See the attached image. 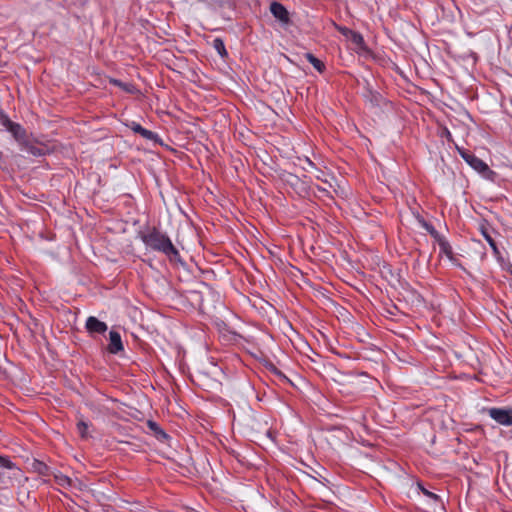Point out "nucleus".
Masks as SVG:
<instances>
[{
  "mask_svg": "<svg viewBox=\"0 0 512 512\" xmlns=\"http://www.w3.org/2000/svg\"><path fill=\"white\" fill-rule=\"evenodd\" d=\"M270 12L281 23H284V24H288L289 23V21H290V19H289V12L285 8V6L282 5L281 3L277 2V1H273L270 4Z\"/></svg>",
  "mask_w": 512,
  "mask_h": 512,
  "instance_id": "0eeeda50",
  "label": "nucleus"
},
{
  "mask_svg": "<svg viewBox=\"0 0 512 512\" xmlns=\"http://www.w3.org/2000/svg\"><path fill=\"white\" fill-rule=\"evenodd\" d=\"M339 30L354 45L356 53L361 54L369 51L361 33L347 27H342Z\"/></svg>",
  "mask_w": 512,
  "mask_h": 512,
  "instance_id": "7ed1b4c3",
  "label": "nucleus"
},
{
  "mask_svg": "<svg viewBox=\"0 0 512 512\" xmlns=\"http://www.w3.org/2000/svg\"><path fill=\"white\" fill-rule=\"evenodd\" d=\"M123 349L124 347L120 334L115 330H111L109 332V344L107 346L108 352L111 354H118L123 351Z\"/></svg>",
  "mask_w": 512,
  "mask_h": 512,
  "instance_id": "6e6552de",
  "label": "nucleus"
},
{
  "mask_svg": "<svg viewBox=\"0 0 512 512\" xmlns=\"http://www.w3.org/2000/svg\"><path fill=\"white\" fill-rule=\"evenodd\" d=\"M305 58L318 72L323 73L325 71V64L312 53H306Z\"/></svg>",
  "mask_w": 512,
  "mask_h": 512,
  "instance_id": "f8f14e48",
  "label": "nucleus"
},
{
  "mask_svg": "<svg viewBox=\"0 0 512 512\" xmlns=\"http://www.w3.org/2000/svg\"><path fill=\"white\" fill-rule=\"evenodd\" d=\"M147 426L159 441L164 442L170 438L169 435L155 421L148 420Z\"/></svg>",
  "mask_w": 512,
  "mask_h": 512,
  "instance_id": "1a4fd4ad",
  "label": "nucleus"
},
{
  "mask_svg": "<svg viewBox=\"0 0 512 512\" xmlns=\"http://www.w3.org/2000/svg\"><path fill=\"white\" fill-rule=\"evenodd\" d=\"M85 327L90 334H104L108 330L107 324L94 316L87 318Z\"/></svg>",
  "mask_w": 512,
  "mask_h": 512,
  "instance_id": "423d86ee",
  "label": "nucleus"
},
{
  "mask_svg": "<svg viewBox=\"0 0 512 512\" xmlns=\"http://www.w3.org/2000/svg\"><path fill=\"white\" fill-rule=\"evenodd\" d=\"M417 220H418V223H419V224H420V225H421V226H422V227H423V228H424V229H425V230H426L430 235H431V234H434V233H435V231H437V230L435 229V227H434L431 223L427 222L423 217L418 216V217H417Z\"/></svg>",
  "mask_w": 512,
  "mask_h": 512,
  "instance_id": "aec40b11",
  "label": "nucleus"
},
{
  "mask_svg": "<svg viewBox=\"0 0 512 512\" xmlns=\"http://www.w3.org/2000/svg\"><path fill=\"white\" fill-rule=\"evenodd\" d=\"M20 146L23 150L33 156H43L45 154L42 148L30 144L28 138L26 139L25 143H22Z\"/></svg>",
  "mask_w": 512,
  "mask_h": 512,
  "instance_id": "ddd939ff",
  "label": "nucleus"
},
{
  "mask_svg": "<svg viewBox=\"0 0 512 512\" xmlns=\"http://www.w3.org/2000/svg\"><path fill=\"white\" fill-rule=\"evenodd\" d=\"M121 89L126 91V92H128V93H130V94H134V93H136L138 91L134 84H132V83H125V82L123 83Z\"/></svg>",
  "mask_w": 512,
  "mask_h": 512,
  "instance_id": "4be33fe9",
  "label": "nucleus"
},
{
  "mask_svg": "<svg viewBox=\"0 0 512 512\" xmlns=\"http://www.w3.org/2000/svg\"><path fill=\"white\" fill-rule=\"evenodd\" d=\"M35 470L42 476H48L50 472V467L46 465L44 462L36 461L34 463Z\"/></svg>",
  "mask_w": 512,
  "mask_h": 512,
  "instance_id": "6ab92c4d",
  "label": "nucleus"
},
{
  "mask_svg": "<svg viewBox=\"0 0 512 512\" xmlns=\"http://www.w3.org/2000/svg\"><path fill=\"white\" fill-rule=\"evenodd\" d=\"M111 83L113 85L118 86L119 88H121L124 82H122L121 80H118V79H112Z\"/></svg>",
  "mask_w": 512,
  "mask_h": 512,
  "instance_id": "c85d7f7f",
  "label": "nucleus"
},
{
  "mask_svg": "<svg viewBox=\"0 0 512 512\" xmlns=\"http://www.w3.org/2000/svg\"><path fill=\"white\" fill-rule=\"evenodd\" d=\"M440 136H441L442 138H446V139H447V141H449V142H452V141H453V138H452L451 132H450V131H449V129H448V128H446V127H444V128L442 129Z\"/></svg>",
  "mask_w": 512,
  "mask_h": 512,
  "instance_id": "393cba45",
  "label": "nucleus"
},
{
  "mask_svg": "<svg viewBox=\"0 0 512 512\" xmlns=\"http://www.w3.org/2000/svg\"><path fill=\"white\" fill-rule=\"evenodd\" d=\"M432 238L435 239V241L440 245L441 241L447 240L444 236H442L438 231H435L434 234L430 235Z\"/></svg>",
  "mask_w": 512,
  "mask_h": 512,
  "instance_id": "bb28decb",
  "label": "nucleus"
},
{
  "mask_svg": "<svg viewBox=\"0 0 512 512\" xmlns=\"http://www.w3.org/2000/svg\"><path fill=\"white\" fill-rule=\"evenodd\" d=\"M321 174H323V171H320V174L316 175V178L319 179V180H322Z\"/></svg>",
  "mask_w": 512,
  "mask_h": 512,
  "instance_id": "7c9ffc66",
  "label": "nucleus"
},
{
  "mask_svg": "<svg viewBox=\"0 0 512 512\" xmlns=\"http://www.w3.org/2000/svg\"><path fill=\"white\" fill-rule=\"evenodd\" d=\"M5 128L12 134L13 138L19 143V145L25 143L28 138L25 128L19 123L11 120Z\"/></svg>",
  "mask_w": 512,
  "mask_h": 512,
  "instance_id": "39448f33",
  "label": "nucleus"
},
{
  "mask_svg": "<svg viewBox=\"0 0 512 512\" xmlns=\"http://www.w3.org/2000/svg\"><path fill=\"white\" fill-rule=\"evenodd\" d=\"M307 163H308V165H309L311 168H315V169H316V167H315L314 163H313L312 161H310L309 159L307 160Z\"/></svg>",
  "mask_w": 512,
  "mask_h": 512,
  "instance_id": "c756f323",
  "label": "nucleus"
},
{
  "mask_svg": "<svg viewBox=\"0 0 512 512\" xmlns=\"http://www.w3.org/2000/svg\"><path fill=\"white\" fill-rule=\"evenodd\" d=\"M419 488L420 490L422 491L423 495L427 498V500L429 501V503L433 506H440V507H443V502L440 498V496H438L436 493L434 492H431L427 489H425L422 485L419 484Z\"/></svg>",
  "mask_w": 512,
  "mask_h": 512,
  "instance_id": "9b49d317",
  "label": "nucleus"
},
{
  "mask_svg": "<svg viewBox=\"0 0 512 512\" xmlns=\"http://www.w3.org/2000/svg\"><path fill=\"white\" fill-rule=\"evenodd\" d=\"M212 46L222 58L228 56L224 42L221 38H215L212 42Z\"/></svg>",
  "mask_w": 512,
  "mask_h": 512,
  "instance_id": "2eb2a0df",
  "label": "nucleus"
},
{
  "mask_svg": "<svg viewBox=\"0 0 512 512\" xmlns=\"http://www.w3.org/2000/svg\"><path fill=\"white\" fill-rule=\"evenodd\" d=\"M139 135H141L143 138L147 139V140H150L156 144H161L162 143V140L161 138L159 137V135L153 131H150L144 127H142L138 133Z\"/></svg>",
  "mask_w": 512,
  "mask_h": 512,
  "instance_id": "4468645a",
  "label": "nucleus"
},
{
  "mask_svg": "<svg viewBox=\"0 0 512 512\" xmlns=\"http://www.w3.org/2000/svg\"><path fill=\"white\" fill-rule=\"evenodd\" d=\"M139 238L146 247L164 254L171 262L181 261V255L169 236L157 227H149L146 231L139 232Z\"/></svg>",
  "mask_w": 512,
  "mask_h": 512,
  "instance_id": "f257e3e1",
  "label": "nucleus"
},
{
  "mask_svg": "<svg viewBox=\"0 0 512 512\" xmlns=\"http://www.w3.org/2000/svg\"><path fill=\"white\" fill-rule=\"evenodd\" d=\"M439 247H440L441 253L445 254L449 260H451V261L455 260L452 246L450 245V243L447 240L441 241Z\"/></svg>",
  "mask_w": 512,
  "mask_h": 512,
  "instance_id": "dca6fc26",
  "label": "nucleus"
},
{
  "mask_svg": "<svg viewBox=\"0 0 512 512\" xmlns=\"http://www.w3.org/2000/svg\"><path fill=\"white\" fill-rule=\"evenodd\" d=\"M488 415L496 421L498 424L503 426L512 425V408H489L487 410Z\"/></svg>",
  "mask_w": 512,
  "mask_h": 512,
  "instance_id": "20e7f679",
  "label": "nucleus"
},
{
  "mask_svg": "<svg viewBox=\"0 0 512 512\" xmlns=\"http://www.w3.org/2000/svg\"><path fill=\"white\" fill-rule=\"evenodd\" d=\"M366 97L375 106H380L381 102L383 100V98H382L380 93L375 92V91H373L371 89H368V95Z\"/></svg>",
  "mask_w": 512,
  "mask_h": 512,
  "instance_id": "a211bd4d",
  "label": "nucleus"
},
{
  "mask_svg": "<svg viewBox=\"0 0 512 512\" xmlns=\"http://www.w3.org/2000/svg\"><path fill=\"white\" fill-rule=\"evenodd\" d=\"M321 174H323V171H320V174L316 175V178L319 179V180H322Z\"/></svg>",
  "mask_w": 512,
  "mask_h": 512,
  "instance_id": "2f4dec72",
  "label": "nucleus"
},
{
  "mask_svg": "<svg viewBox=\"0 0 512 512\" xmlns=\"http://www.w3.org/2000/svg\"><path fill=\"white\" fill-rule=\"evenodd\" d=\"M0 468L13 469L15 464L8 457L0 456Z\"/></svg>",
  "mask_w": 512,
  "mask_h": 512,
  "instance_id": "412c9836",
  "label": "nucleus"
},
{
  "mask_svg": "<svg viewBox=\"0 0 512 512\" xmlns=\"http://www.w3.org/2000/svg\"><path fill=\"white\" fill-rule=\"evenodd\" d=\"M56 479H57V482H58L59 485L64 486V485H70L71 484V479L68 476H66V475H61L59 477H56Z\"/></svg>",
  "mask_w": 512,
  "mask_h": 512,
  "instance_id": "b1692460",
  "label": "nucleus"
},
{
  "mask_svg": "<svg viewBox=\"0 0 512 512\" xmlns=\"http://www.w3.org/2000/svg\"><path fill=\"white\" fill-rule=\"evenodd\" d=\"M273 372L275 375H277L280 379L288 380L287 377L276 367H273Z\"/></svg>",
  "mask_w": 512,
  "mask_h": 512,
  "instance_id": "cd10ccee",
  "label": "nucleus"
},
{
  "mask_svg": "<svg viewBox=\"0 0 512 512\" xmlns=\"http://www.w3.org/2000/svg\"><path fill=\"white\" fill-rule=\"evenodd\" d=\"M10 121L11 119L8 117V115L2 109H0V125L6 127Z\"/></svg>",
  "mask_w": 512,
  "mask_h": 512,
  "instance_id": "5701e85b",
  "label": "nucleus"
},
{
  "mask_svg": "<svg viewBox=\"0 0 512 512\" xmlns=\"http://www.w3.org/2000/svg\"><path fill=\"white\" fill-rule=\"evenodd\" d=\"M2 158H3V154H2V152L0 151V161L2 160Z\"/></svg>",
  "mask_w": 512,
  "mask_h": 512,
  "instance_id": "473e14b6",
  "label": "nucleus"
},
{
  "mask_svg": "<svg viewBox=\"0 0 512 512\" xmlns=\"http://www.w3.org/2000/svg\"><path fill=\"white\" fill-rule=\"evenodd\" d=\"M76 427H77V431L80 435L81 438L83 439H86L88 438L89 434H88V428H89V424L84 421V420H79L76 424Z\"/></svg>",
  "mask_w": 512,
  "mask_h": 512,
  "instance_id": "f3484780",
  "label": "nucleus"
},
{
  "mask_svg": "<svg viewBox=\"0 0 512 512\" xmlns=\"http://www.w3.org/2000/svg\"><path fill=\"white\" fill-rule=\"evenodd\" d=\"M127 126L136 134H138L140 129L142 128V126L135 121H132L130 124H127Z\"/></svg>",
  "mask_w": 512,
  "mask_h": 512,
  "instance_id": "a878e982",
  "label": "nucleus"
},
{
  "mask_svg": "<svg viewBox=\"0 0 512 512\" xmlns=\"http://www.w3.org/2000/svg\"><path fill=\"white\" fill-rule=\"evenodd\" d=\"M480 231H481V234L483 235V237L485 238V240L488 242L489 246L491 247L492 251H493V254L495 256H500V250L497 246V243L496 241L492 238V236L490 235L489 231H488V228L485 224H482L480 226Z\"/></svg>",
  "mask_w": 512,
  "mask_h": 512,
  "instance_id": "9d476101",
  "label": "nucleus"
},
{
  "mask_svg": "<svg viewBox=\"0 0 512 512\" xmlns=\"http://www.w3.org/2000/svg\"><path fill=\"white\" fill-rule=\"evenodd\" d=\"M457 150L460 156L464 159V161L476 172H478L483 178L494 181L497 173L490 169V167L480 158H478L474 153L464 148L457 147Z\"/></svg>",
  "mask_w": 512,
  "mask_h": 512,
  "instance_id": "f03ea898",
  "label": "nucleus"
}]
</instances>
